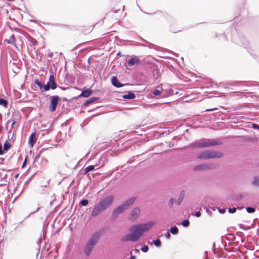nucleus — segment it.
<instances>
[{
  "instance_id": "1",
  "label": "nucleus",
  "mask_w": 259,
  "mask_h": 259,
  "mask_svg": "<svg viewBox=\"0 0 259 259\" xmlns=\"http://www.w3.org/2000/svg\"><path fill=\"white\" fill-rule=\"evenodd\" d=\"M154 222H149L145 224H140L132 226L130 228L131 233L121 238L122 241H137L143 235L144 232L149 230L154 225Z\"/></svg>"
},
{
  "instance_id": "2",
  "label": "nucleus",
  "mask_w": 259,
  "mask_h": 259,
  "mask_svg": "<svg viewBox=\"0 0 259 259\" xmlns=\"http://www.w3.org/2000/svg\"><path fill=\"white\" fill-rule=\"evenodd\" d=\"M102 236L101 231L94 232L86 241L83 247V252L87 257H89L92 253L94 247L99 242Z\"/></svg>"
},
{
  "instance_id": "3",
  "label": "nucleus",
  "mask_w": 259,
  "mask_h": 259,
  "mask_svg": "<svg viewBox=\"0 0 259 259\" xmlns=\"http://www.w3.org/2000/svg\"><path fill=\"white\" fill-rule=\"evenodd\" d=\"M222 144V142L219 141L216 139L203 138L191 143L189 147L193 148H203L210 147L215 145H220Z\"/></svg>"
},
{
  "instance_id": "4",
  "label": "nucleus",
  "mask_w": 259,
  "mask_h": 259,
  "mask_svg": "<svg viewBox=\"0 0 259 259\" xmlns=\"http://www.w3.org/2000/svg\"><path fill=\"white\" fill-rule=\"evenodd\" d=\"M222 153L214 150H206L197 155V158L200 159H209L220 158Z\"/></svg>"
},
{
  "instance_id": "5",
  "label": "nucleus",
  "mask_w": 259,
  "mask_h": 259,
  "mask_svg": "<svg viewBox=\"0 0 259 259\" xmlns=\"http://www.w3.org/2000/svg\"><path fill=\"white\" fill-rule=\"evenodd\" d=\"M113 200V196L110 195L101 199L98 203L100 205V206L105 210L112 205Z\"/></svg>"
},
{
  "instance_id": "6",
  "label": "nucleus",
  "mask_w": 259,
  "mask_h": 259,
  "mask_svg": "<svg viewBox=\"0 0 259 259\" xmlns=\"http://www.w3.org/2000/svg\"><path fill=\"white\" fill-rule=\"evenodd\" d=\"M57 85L55 81V78L53 75L51 74L50 75L49 81L47 84L44 85V91H48L50 89L52 90H55L57 88Z\"/></svg>"
},
{
  "instance_id": "7",
  "label": "nucleus",
  "mask_w": 259,
  "mask_h": 259,
  "mask_svg": "<svg viewBox=\"0 0 259 259\" xmlns=\"http://www.w3.org/2000/svg\"><path fill=\"white\" fill-rule=\"evenodd\" d=\"M50 104L49 106L50 111L52 112H54L57 108L60 98L58 96H52L50 97Z\"/></svg>"
},
{
  "instance_id": "8",
  "label": "nucleus",
  "mask_w": 259,
  "mask_h": 259,
  "mask_svg": "<svg viewBox=\"0 0 259 259\" xmlns=\"http://www.w3.org/2000/svg\"><path fill=\"white\" fill-rule=\"evenodd\" d=\"M125 210H126L125 209V208L121 204L120 206L117 207L113 210L111 214V217L114 220H115L118 217V216L120 214L122 213Z\"/></svg>"
},
{
  "instance_id": "9",
  "label": "nucleus",
  "mask_w": 259,
  "mask_h": 259,
  "mask_svg": "<svg viewBox=\"0 0 259 259\" xmlns=\"http://www.w3.org/2000/svg\"><path fill=\"white\" fill-rule=\"evenodd\" d=\"M141 212V210L139 207H136L134 208L131 212L129 216V220L132 221H135Z\"/></svg>"
},
{
  "instance_id": "10",
  "label": "nucleus",
  "mask_w": 259,
  "mask_h": 259,
  "mask_svg": "<svg viewBox=\"0 0 259 259\" xmlns=\"http://www.w3.org/2000/svg\"><path fill=\"white\" fill-rule=\"evenodd\" d=\"M103 211H104V209L102 208L99 203H98L94 207L91 213V215L92 217H95L100 214Z\"/></svg>"
},
{
  "instance_id": "11",
  "label": "nucleus",
  "mask_w": 259,
  "mask_h": 259,
  "mask_svg": "<svg viewBox=\"0 0 259 259\" xmlns=\"http://www.w3.org/2000/svg\"><path fill=\"white\" fill-rule=\"evenodd\" d=\"M136 200V197H132L126 200L121 205L123 206V207L125 208V210H127L130 207H131L134 204Z\"/></svg>"
},
{
  "instance_id": "12",
  "label": "nucleus",
  "mask_w": 259,
  "mask_h": 259,
  "mask_svg": "<svg viewBox=\"0 0 259 259\" xmlns=\"http://www.w3.org/2000/svg\"><path fill=\"white\" fill-rule=\"evenodd\" d=\"M140 63V60L137 56H134L128 61V65L129 67H133L136 64Z\"/></svg>"
},
{
  "instance_id": "13",
  "label": "nucleus",
  "mask_w": 259,
  "mask_h": 259,
  "mask_svg": "<svg viewBox=\"0 0 259 259\" xmlns=\"http://www.w3.org/2000/svg\"><path fill=\"white\" fill-rule=\"evenodd\" d=\"M111 82L113 86L116 88H120L123 86V84L120 83L115 76L112 77L111 79Z\"/></svg>"
},
{
  "instance_id": "14",
  "label": "nucleus",
  "mask_w": 259,
  "mask_h": 259,
  "mask_svg": "<svg viewBox=\"0 0 259 259\" xmlns=\"http://www.w3.org/2000/svg\"><path fill=\"white\" fill-rule=\"evenodd\" d=\"M93 93V91L91 89H87L83 90L79 95V97H83L88 98L90 97Z\"/></svg>"
},
{
  "instance_id": "15",
  "label": "nucleus",
  "mask_w": 259,
  "mask_h": 259,
  "mask_svg": "<svg viewBox=\"0 0 259 259\" xmlns=\"http://www.w3.org/2000/svg\"><path fill=\"white\" fill-rule=\"evenodd\" d=\"M35 133H32L29 137V144L31 147H33L34 144L35 143Z\"/></svg>"
},
{
  "instance_id": "16",
  "label": "nucleus",
  "mask_w": 259,
  "mask_h": 259,
  "mask_svg": "<svg viewBox=\"0 0 259 259\" xmlns=\"http://www.w3.org/2000/svg\"><path fill=\"white\" fill-rule=\"evenodd\" d=\"M135 97V94L131 91L128 92L127 94H125L123 96V98L125 99H133Z\"/></svg>"
},
{
  "instance_id": "17",
  "label": "nucleus",
  "mask_w": 259,
  "mask_h": 259,
  "mask_svg": "<svg viewBox=\"0 0 259 259\" xmlns=\"http://www.w3.org/2000/svg\"><path fill=\"white\" fill-rule=\"evenodd\" d=\"M241 39V44L245 47L247 48L249 47V40L245 36H242Z\"/></svg>"
},
{
  "instance_id": "18",
  "label": "nucleus",
  "mask_w": 259,
  "mask_h": 259,
  "mask_svg": "<svg viewBox=\"0 0 259 259\" xmlns=\"http://www.w3.org/2000/svg\"><path fill=\"white\" fill-rule=\"evenodd\" d=\"M252 186L259 188V176H255L253 181L251 182Z\"/></svg>"
},
{
  "instance_id": "19",
  "label": "nucleus",
  "mask_w": 259,
  "mask_h": 259,
  "mask_svg": "<svg viewBox=\"0 0 259 259\" xmlns=\"http://www.w3.org/2000/svg\"><path fill=\"white\" fill-rule=\"evenodd\" d=\"M5 41L8 44H12V45H13L14 46H16L15 37L14 35H12L10 36V38L9 39H6L5 40Z\"/></svg>"
},
{
  "instance_id": "20",
  "label": "nucleus",
  "mask_w": 259,
  "mask_h": 259,
  "mask_svg": "<svg viewBox=\"0 0 259 259\" xmlns=\"http://www.w3.org/2000/svg\"><path fill=\"white\" fill-rule=\"evenodd\" d=\"M98 99V98H97L96 97H91V98L88 99L85 102H84L83 105L84 106H87L89 104H90L91 103L96 101Z\"/></svg>"
},
{
  "instance_id": "21",
  "label": "nucleus",
  "mask_w": 259,
  "mask_h": 259,
  "mask_svg": "<svg viewBox=\"0 0 259 259\" xmlns=\"http://www.w3.org/2000/svg\"><path fill=\"white\" fill-rule=\"evenodd\" d=\"M209 168V165L207 164H203L197 165L195 167V170H202L208 169Z\"/></svg>"
},
{
  "instance_id": "22",
  "label": "nucleus",
  "mask_w": 259,
  "mask_h": 259,
  "mask_svg": "<svg viewBox=\"0 0 259 259\" xmlns=\"http://www.w3.org/2000/svg\"><path fill=\"white\" fill-rule=\"evenodd\" d=\"M184 195H185L184 191H181L180 195L179 196V197L176 202L178 205H180L181 204V203L184 199Z\"/></svg>"
},
{
  "instance_id": "23",
  "label": "nucleus",
  "mask_w": 259,
  "mask_h": 259,
  "mask_svg": "<svg viewBox=\"0 0 259 259\" xmlns=\"http://www.w3.org/2000/svg\"><path fill=\"white\" fill-rule=\"evenodd\" d=\"M94 169H95V166L94 165H89V166H87V167H85L84 168L83 174L84 175H86L89 172H90L91 171H92V170H93Z\"/></svg>"
},
{
  "instance_id": "24",
  "label": "nucleus",
  "mask_w": 259,
  "mask_h": 259,
  "mask_svg": "<svg viewBox=\"0 0 259 259\" xmlns=\"http://www.w3.org/2000/svg\"><path fill=\"white\" fill-rule=\"evenodd\" d=\"M11 147L10 143L8 141H6L4 144L3 150L4 152L8 150Z\"/></svg>"
},
{
  "instance_id": "25",
  "label": "nucleus",
  "mask_w": 259,
  "mask_h": 259,
  "mask_svg": "<svg viewBox=\"0 0 259 259\" xmlns=\"http://www.w3.org/2000/svg\"><path fill=\"white\" fill-rule=\"evenodd\" d=\"M170 231L173 235H176L179 232V230L176 226H174L170 228Z\"/></svg>"
},
{
  "instance_id": "26",
  "label": "nucleus",
  "mask_w": 259,
  "mask_h": 259,
  "mask_svg": "<svg viewBox=\"0 0 259 259\" xmlns=\"http://www.w3.org/2000/svg\"><path fill=\"white\" fill-rule=\"evenodd\" d=\"M8 105V101L3 99V98H0V105L3 106L5 107H7Z\"/></svg>"
},
{
  "instance_id": "27",
  "label": "nucleus",
  "mask_w": 259,
  "mask_h": 259,
  "mask_svg": "<svg viewBox=\"0 0 259 259\" xmlns=\"http://www.w3.org/2000/svg\"><path fill=\"white\" fill-rule=\"evenodd\" d=\"M34 83L36 84L40 89H44V85H42L41 82L38 79H35Z\"/></svg>"
},
{
  "instance_id": "28",
  "label": "nucleus",
  "mask_w": 259,
  "mask_h": 259,
  "mask_svg": "<svg viewBox=\"0 0 259 259\" xmlns=\"http://www.w3.org/2000/svg\"><path fill=\"white\" fill-rule=\"evenodd\" d=\"M242 83V81H234L230 82H228V84L229 85H239L240 83Z\"/></svg>"
},
{
  "instance_id": "29",
  "label": "nucleus",
  "mask_w": 259,
  "mask_h": 259,
  "mask_svg": "<svg viewBox=\"0 0 259 259\" xmlns=\"http://www.w3.org/2000/svg\"><path fill=\"white\" fill-rule=\"evenodd\" d=\"M153 244L156 247H160L161 246V241L159 239L153 240Z\"/></svg>"
},
{
  "instance_id": "30",
  "label": "nucleus",
  "mask_w": 259,
  "mask_h": 259,
  "mask_svg": "<svg viewBox=\"0 0 259 259\" xmlns=\"http://www.w3.org/2000/svg\"><path fill=\"white\" fill-rule=\"evenodd\" d=\"M89 203V201L87 199H82L80 201L79 204L81 206H87Z\"/></svg>"
},
{
  "instance_id": "31",
  "label": "nucleus",
  "mask_w": 259,
  "mask_h": 259,
  "mask_svg": "<svg viewBox=\"0 0 259 259\" xmlns=\"http://www.w3.org/2000/svg\"><path fill=\"white\" fill-rule=\"evenodd\" d=\"M181 224L183 226L187 227L189 225L190 223L188 220H184L182 222Z\"/></svg>"
},
{
  "instance_id": "32",
  "label": "nucleus",
  "mask_w": 259,
  "mask_h": 259,
  "mask_svg": "<svg viewBox=\"0 0 259 259\" xmlns=\"http://www.w3.org/2000/svg\"><path fill=\"white\" fill-rule=\"evenodd\" d=\"M246 209L247 212L248 213H253L255 211V208L252 207H247Z\"/></svg>"
},
{
  "instance_id": "33",
  "label": "nucleus",
  "mask_w": 259,
  "mask_h": 259,
  "mask_svg": "<svg viewBox=\"0 0 259 259\" xmlns=\"http://www.w3.org/2000/svg\"><path fill=\"white\" fill-rule=\"evenodd\" d=\"M153 94L155 96H160L161 94V92L159 90H155L153 92Z\"/></svg>"
},
{
  "instance_id": "34",
  "label": "nucleus",
  "mask_w": 259,
  "mask_h": 259,
  "mask_svg": "<svg viewBox=\"0 0 259 259\" xmlns=\"http://www.w3.org/2000/svg\"><path fill=\"white\" fill-rule=\"evenodd\" d=\"M141 250L144 252H147L149 250V247L147 245H144L141 248Z\"/></svg>"
},
{
  "instance_id": "35",
  "label": "nucleus",
  "mask_w": 259,
  "mask_h": 259,
  "mask_svg": "<svg viewBox=\"0 0 259 259\" xmlns=\"http://www.w3.org/2000/svg\"><path fill=\"white\" fill-rule=\"evenodd\" d=\"M44 151V149L43 148V149H41L39 151L38 155L36 156H35V157L34 158L35 160H36L39 158V157H40V155L42 154V153Z\"/></svg>"
},
{
  "instance_id": "36",
  "label": "nucleus",
  "mask_w": 259,
  "mask_h": 259,
  "mask_svg": "<svg viewBox=\"0 0 259 259\" xmlns=\"http://www.w3.org/2000/svg\"><path fill=\"white\" fill-rule=\"evenodd\" d=\"M174 198H171L169 201V202H168V206L170 208H171L173 206V204H174Z\"/></svg>"
},
{
  "instance_id": "37",
  "label": "nucleus",
  "mask_w": 259,
  "mask_h": 259,
  "mask_svg": "<svg viewBox=\"0 0 259 259\" xmlns=\"http://www.w3.org/2000/svg\"><path fill=\"white\" fill-rule=\"evenodd\" d=\"M236 211V207L229 208L228 209V211L230 213H234Z\"/></svg>"
},
{
  "instance_id": "38",
  "label": "nucleus",
  "mask_w": 259,
  "mask_h": 259,
  "mask_svg": "<svg viewBox=\"0 0 259 259\" xmlns=\"http://www.w3.org/2000/svg\"><path fill=\"white\" fill-rule=\"evenodd\" d=\"M12 122L11 125V127H13L14 128L17 129L19 125H17L16 127H15L14 125L16 124V121L14 119L12 120Z\"/></svg>"
},
{
  "instance_id": "39",
  "label": "nucleus",
  "mask_w": 259,
  "mask_h": 259,
  "mask_svg": "<svg viewBox=\"0 0 259 259\" xmlns=\"http://www.w3.org/2000/svg\"><path fill=\"white\" fill-rule=\"evenodd\" d=\"M253 257L259 258V250H256L254 252Z\"/></svg>"
},
{
  "instance_id": "40",
  "label": "nucleus",
  "mask_w": 259,
  "mask_h": 259,
  "mask_svg": "<svg viewBox=\"0 0 259 259\" xmlns=\"http://www.w3.org/2000/svg\"><path fill=\"white\" fill-rule=\"evenodd\" d=\"M252 127L254 129H259V125H258L257 124H255V123L252 124Z\"/></svg>"
},
{
  "instance_id": "41",
  "label": "nucleus",
  "mask_w": 259,
  "mask_h": 259,
  "mask_svg": "<svg viewBox=\"0 0 259 259\" xmlns=\"http://www.w3.org/2000/svg\"><path fill=\"white\" fill-rule=\"evenodd\" d=\"M165 236L166 238L169 239L171 237V235L168 232H167L166 233H165Z\"/></svg>"
},
{
  "instance_id": "42",
  "label": "nucleus",
  "mask_w": 259,
  "mask_h": 259,
  "mask_svg": "<svg viewBox=\"0 0 259 259\" xmlns=\"http://www.w3.org/2000/svg\"><path fill=\"white\" fill-rule=\"evenodd\" d=\"M4 154V150L2 148V145L0 144V155H2Z\"/></svg>"
},
{
  "instance_id": "43",
  "label": "nucleus",
  "mask_w": 259,
  "mask_h": 259,
  "mask_svg": "<svg viewBox=\"0 0 259 259\" xmlns=\"http://www.w3.org/2000/svg\"><path fill=\"white\" fill-rule=\"evenodd\" d=\"M195 215L196 217H199L201 216V212L199 211H196Z\"/></svg>"
},
{
  "instance_id": "44",
  "label": "nucleus",
  "mask_w": 259,
  "mask_h": 259,
  "mask_svg": "<svg viewBox=\"0 0 259 259\" xmlns=\"http://www.w3.org/2000/svg\"><path fill=\"white\" fill-rule=\"evenodd\" d=\"M218 110V108H214L207 109V110H206V111H215V110Z\"/></svg>"
},
{
  "instance_id": "45",
  "label": "nucleus",
  "mask_w": 259,
  "mask_h": 259,
  "mask_svg": "<svg viewBox=\"0 0 259 259\" xmlns=\"http://www.w3.org/2000/svg\"><path fill=\"white\" fill-rule=\"evenodd\" d=\"M219 211L221 213H224L225 212V209L224 208H219Z\"/></svg>"
},
{
  "instance_id": "46",
  "label": "nucleus",
  "mask_w": 259,
  "mask_h": 259,
  "mask_svg": "<svg viewBox=\"0 0 259 259\" xmlns=\"http://www.w3.org/2000/svg\"><path fill=\"white\" fill-rule=\"evenodd\" d=\"M48 57H49V58H53V53H49V54H48Z\"/></svg>"
},
{
  "instance_id": "47",
  "label": "nucleus",
  "mask_w": 259,
  "mask_h": 259,
  "mask_svg": "<svg viewBox=\"0 0 259 259\" xmlns=\"http://www.w3.org/2000/svg\"><path fill=\"white\" fill-rule=\"evenodd\" d=\"M39 209V207H38V208L36 209V210H35V211H33L31 212L30 213V215H31V214H32V213H34V212H35L37 211Z\"/></svg>"
},
{
  "instance_id": "48",
  "label": "nucleus",
  "mask_w": 259,
  "mask_h": 259,
  "mask_svg": "<svg viewBox=\"0 0 259 259\" xmlns=\"http://www.w3.org/2000/svg\"><path fill=\"white\" fill-rule=\"evenodd\" d=\"M136 253H139L140 252V251L139 249H134L133 250Z\"/></svg>"
},
{
  "instance_id": "49",
  "label": "nucleus",
  "mask_w": 259,
  "mask_h": 259,
  "mask_svg": "<svg viewBox=\"0 0 259 259\" xmlns=\"http://www.w3.org/2000/svg\"><path fill=\"white\" fill-rule=\"evenodd\" d=\"M60 88L63 90H65V88L60 87Z\"/></svg>"
},
{
  "instance_id": "50",
  "label": "nucleus",
  "mask_w": 259,
  "mask_h": 259,
  "mask_svg": "<svg viewBox=\"0 0 259 259\" xmlns=\"http://www.w3.org/2000/svg\"><path fill=\"white\" fill-rule=\"evenodd\" d=\"M66 124H67V121H66L64 123H63V124H62V125H63L64 124L65 125H66Z\"/></svg>"
},
{
  "instance_id": "51",
  "label": "nucleus",
  "mask_w": 259,
  "mask_h": 259,
  "mask_svg": "<svg viewBox=\"0 0 259 259\" xmlns=\"http://www.w3.org/2000/svg\"><path fill=\"white\" fill-rule=\"evenodd\" d=\"M25 162H26V160L24 161V163H23V164L22 166H24V165H25Z\"/></svg>"
},
{
  "instance_id": "52",
  "label": "nucleus",
  "mask_w": 259,
  "mask_h": 259,
  "mask_svg": "<svg viewBox=\"0 0 259 259\" xmlns=\"http://www.w3.org/2000/svg\"><path fill=\"white\" fill-rule=\"evenodd\" d=\"M252 259H259V258H257V257H252Z\"/></svg>"
},
{
  "instance_id": "53",
  "label": "nucleus",
  "mask_w": 259,
  "mask_h": 259,
  "mask_svg": "<svg viewBox=\"0 0 259 259\" xmlns=\"http://www.w3.org/2000/svg\"><path fill=\"white\" fill-rule=\"evenodd\" d=\"M18 174H17V175H16V176H15V178H17V177H18Z\"/></svg>"
},
{
  "instance_id": "54",
  "label": "nucleus",
  "mask_w": 259,
  "mask_h": 259,
  "mask_svg": "<svg viewBox=\"0 0 259 259\" xmlns=\"http://www.w3.org/2000/svg\"><path fill=\"white\" fill-rule=\"evenodd\" d=\"M230 235V236H232L233 237H234V236H233V235H232V234H231V235Z\"/></svg>"
},
{
  "instance_id": "55",
  "label": "nucleus",
  "mask_w": 259,
  "mask_h": 259,
  "mask_svg": "<svg viewBox=\"0 0 259 259\" xmlns=\"http://www.w3.org/2000/svg\"><path fill=\"white\" fill-rule=\"evenodd\" d=\"M88 61H89V63H90V59L88 60Z\"/></svg>"
}]
</instances>
